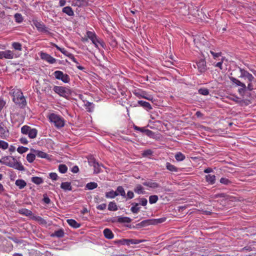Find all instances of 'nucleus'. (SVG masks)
<instances>
[{
    "label": "nucleus",
    "instance_id": "1",
    "mask_svg": "<svg viewBox=\"0 0 256 256\" xmlns=\"http://www.w3.org/2000/svg\"><path fill=\"white\" fill-rule=\"evenodd\" d=\"M12 100L20 108H24L26 106V98L20 90L14 89L12 90Z\"/></svg>",
    "mask_w": 256,
    "mask_h": 256
},
{
    "label": "nucleus",
    "instance_id": "2",
    "mask_svg": "<svg viewBox=\"0 0 256 256\" xmlns=\"http://www.w3.org/2000/svg\"><path fill=\"white\" fill-rule=\"evenodd\" d=\"M1 162L4 164L18 170H24L22 164L13 156H6L2 158Z\"/></svg>",
    "mask_w": 256,
    "mask_h": 256
},
{
    "label": "nucleus",
    "instance_id": "3",
    "mask_svg": "<svg viewBox=\"0 0 256 256\" xmlns=\"http://www.w3.org/2000/svg\"><path fill=\"white\" fill-rule=\"evenodd\" d=\"M48 118L50 122L58 128H62L64 126L65 122L64 118L55 113L49 114Z\"/></svg>",
    "mask_w": 256,
    "mask_h": 256
},
{
    "label": "nucleus",
    "instance_id": "4",
    "mask_svg": "<svg viewBox=\"0 0 256 256\" xmlns=\"http://www.w3.org/2000/svg\"><path fill=\"white\" fill-rule=\"evenodd\" d=\"M21 132L24 134L28 135L30 138H36L38 134V130L36 128L26 125L21 128Z\"/></svg>",
    "mask_w": 256,
    "mask_h": 256
},
{
    "label": "nucleus",
    "instance_id": "5",
    "mask_svg": "<svg viewBox=\"0 0 256 256\" xmlns=\"http://www.w3.org/2000/svg\"><path fill=\"white\" fill-rule=\"evenodd\" d=\"M21 54L14 52L10 50L0 51V59H14L18 58Z\"/></svg>",
    "mask_w": 256,
    "mask_h": 256
},
{
    "label": "nucleus",
    "instance_id": "6",
    "mask_svg": "<svg viewBox=\"0 0 256 256\" xmlns=\"http://www.w3.org/2000/svg\"><path fill=\"white\" fill-rule=\"evenodd\" d=\"M32 25L34 26L37 30L40 32L49 34L48 28L40 21L36 19L33 18L32 20Z\"/></svg>",
    "mask_w": 256,
    "mask_h": 256
},
{
    "label": "nucleus",
    "instance_id": "7",
    "mask_svg": "<svg viewBox=\"0 0 256 256\" xmlns=\"http://www.w3.org/2000/svg\"><path fill=\"white\" fill-rule=\"evenodd\" d=\"M55 78L58 80H60L64 82L68 83L70 82V76L67 74H64L60 70H56L54 73Z\"/></svg>",
    "mask_w": 256,
    "mask_h": 256
},
{
    "label": "nucleus",
    "instance_id": "8",
    "mask_svg": "<svg viewBox=\"0 0 256 256\" xmlns=\"http://www.w3.org/2000/svg\"><path fill=\"white\" fill-rule=\"evenodd\" d=\"M89 165L94 167V174H98L100 172V164L94 158H90L88 160Z\"/></svg>",
    "mask_w": 256,
    "mask_h": 256
},
{
    "label": "nucleus",
    "instance_id": "9",
    "mask_svg": "<svg viewBox=\"0 0 256 256\" xmlns=\"http://www.w3.org/2000/svg\"><path fill=\"white\" fill-rule=\"evenodd\" d=\"M134 94L139 98H144L149 100H152V96L148 94L145 92L140 90H135L134 92Z\"/></svg>",
    "mask_w": 256,
    "mask_h": 256
},
{
    "label": "nucleus",
    "instance_id": "10",
    "mask_svg": "<svg viewBox=\"0 0 256 256\" xmlns=\"http://www.w3.org/2000/svg\"><path fill=\"white\" fill-rule=\"evenodd\" d=\"M40 57L42 60L51 64L55 63L56 60V58L46 52H41Z\"/></svg>",
    "mask_w": 256,
    "mask_h": 256
},
{
    "label": "nucleus",
    "instance_id": "11",
    "mask_svg": "<svg viewBox=\"0 0 256 256\" xmlns=\"http://www.w3.org/2000/svg\"><path fill=\"white\" fill-rule=\"evenodd\" d=\"M240 78H247L250 82H252L254 80V76L248 71L241 68H240Z\"/></svg>",
    "mask_w": 256,
    "mask_h": 256
},
{
    "label": "nucleus",
    "instance_id": "12",
    "mask_svg": "<svg viewBox=\"0 0 256 256\" xmlns=\"http://www.w3.org/2000/svg\"><path fill=\"white\" fill-rule=\"evenodd\" d=\"M196 66L198 70L201 73L204 72L207 70L206 61L204 59H201L197 62Z\"/></svg>",
    "mask_w": 256,
    "mask_h": 256
},
{
    "label": "nucleus",
    "instance_id": "13",
    "mask_svg": "<svg viewBox=\"0 0 256 256\" xmlns=\"http://www.w3.org/2000/svg\"><path fill=\"white\" fill-rule=\"evenodd\" d=\"M54 90L60 96L63 97H66L68 95L66 88L62 86H55L54 88Z\"/></svg>",
    "mask_w": 256,
    "mask_h": 256
},
{
    "label": "nucleus",
    "instance_id": "14",
    "mask_svg": "<svg viewBox=\"0 0 256 256\" xmlns=\"http://www.w3.org/2000/svg\"><path fill=\"white\" fill-rule=\"evenodd\" d=\"M144 241V240H138L134 239H124L122 242V244L130 246V244H139Z\"/></svg>",
    "mask_w": 256,
    "mask_h": 256
},
{
    "label": "nucleus",
    "instance_id": "15",
    "mask_svg": "<svg viewBox=\"0 0 256 256\" xmlns=\"http://www.w3.org/2000/svg\"><path fill=\"white\" fill-rule=\"evenodd\" d=\"M142 184L151 188H156L160 187V184L152 180L144 182L142 183Z\"/></svg>",
    "mask_w": 256,
    "mask_h": 256
},
{
    "label": "nucleus",
    "instance_id": "16",
    "mask_svg": "<svg viewBox=\"0 0 256 256\" xmlns=\"http://www.w3.org/2000/svg\"><path fill=\"white\" fill-rule=\"evenodd\" d=\"M9 135L8 130L2 123L0 124V136L2 138H6Z\"/></svg>",
    "mask_w": 256,
    "mask_h": 256
},
{
    "label": "nucleus",
    "instance_id": "17",
    "mask_svg": "<svg viewBox=\"0 0 256 256\" xmlns=\"http://www.w3.org/2000/svg\"><path fill=\"white\" fill-rule=\"evenodd\" d=\"M72 6H84L88 4V2L86 0H72Z\"/></svg>",
    "mask_w": 256,
    "mask_h": 256
},
{
    "label": "nucleus",
    "instance_id": "18",
    "mask_svg": "<svg viewBox=\"0 0 256 256\" xmlns=\"http://www.w3.org/2000/svg\"><path fill=\"white\" fill-rule=\"evenodd\" d=\"M31 150L32 151L38 158H48V155L44 152L34 149H32Z\"/></svg>",
    "mask_w": 256,
    "mask_h": 256
},
{
    "label": "nucleus",
    "instance_id": "19",
    "mask_svg": "<svg viewBox=\"0 0 256 256\" xmlns=\"http://www.w3.org/2000/svg\"><path fill=\"white\" fill-rule=\"evenodd\" d=\"M104 236L106 238L110 240L114 238V234L112 231L109 228H105L103 232Z\"/></svg>",
    "mask_w": 256,
    "mask_h": 256
},
{
    "label": "nucleus",
    "instance_id": "20",
    "mask_svg": "<svg viewBox=\"0 0 256 256\" xmlns=\"http://www.w3.org/2000/svg\"><path fill=\"white\" fill-rule=\"evenodd\" d=\"M138 104L140 106L146 108L147 110L152 108L151 105L149 102L143 100H138Z\"/></svg>",
    "mask_w": 256,
    "mask_h": 256
},
{
    "label": "nucleus",
    "instance_id": "21",
    "mask_svg": "<svg viewBox=\"0 0 256 256\" xmlns=\"http://www.w3.org/2000/svg\"><path fill=\"white\" fill-rule=\"evenodd\" d=\"M60 188L64 190H72V186L70 182H64L61 184Z\"/></svg>",
    "mask_w": 256,
    "mask_h": 256
},
{
    "label": "nucleus",
    "instance_id": "22",
    "mask_svg": "<svg viewBox=\"0 0 256 256\" xmlns=\"http://www.w3.org/2000/svg\"><path fill=\"white\" fill-rule=\"evenodd\" d=\"M15 184L20 189H22L26 185V182L22 179L17 180L15 182Z\"/></svg>",
    "mask_w": 256,
    "mask_h": 256
},
{
    "label": "nucleus",
    "instance_id": "23",
    "mask_svg": "<svg viewBox=\"0 0 256 256\" xmlns=\"http://www.w3.org/2000/svg\"><path fill=\"white\" fill-rule=\"evenodd\" d=\"M84 106L88 112H91L94 110V104L92 102H87L85 103Z\"/></svg>",
    "mask_w": 256,
    "mask_h": 256
},
{
    "label": "nucleus",
    "instance_id": "24",
    "mask_svg": "<svg viewBox=\"0 0 256 256\" xmlns=\"http://www.w3.org/2000/svg\"><path fill=\"white\" fill-rule=\"evenodd\" d=\"M206 181L210 184H213L216 182V176L214 175L208 174L206 176Z\"/></svg>",
    "mask_w": 256,
    "mask_h": 256
},
{
    "label": "nucleus",
    "instance_id": "25",
    "mask_svg": "<svg viewBox=\"0 0 256 256\" xmlns=\"http://www.w3.org/2000/svg\"><path fill=\"white\" fill-rule=\"evenodd\" d=\"M66 221L68 224L74 228H78L80 226V224L73 219H68Z\"/></svg>",
    "mask_w": 256,
    "mask_h": 256
},
{
    "label": "nucleus",
    "instance_id": "26",
    "mask_svg": "<svg viewBox=\"0 0 256 256\" xmlns=\"http://www.w3.org/2000/svg\"><path fill=\"white\" fill-rule=\"evenodd\" d=\"M92 42L94 44V46L97 48H100L99 46H100L103 48H104L106 46L104 42L102 40H99L98 38H96L94 41Z\"/></svg>",
    "mask_w": 256,
    "mask_h": 256
},
{
    "label": "nucleus",
    "instance_id": "27",
    "mask_svg": "<svg viewBox=\"0 0 256 256\" xmlns=\"http://www.w3.org/2000/svg\"><path fill=\"white\" fill-rule=\"evenodd\" d=\"M134 192L140 194H144L146 192L144 190L143 187L140 184H137L134 188Z\"/></svg>",
    "mask_w": 256,
    "mask_h": 256
},
{
    "label": "nucleus",
    "instance_id": "28",
    "mask_svg": "<svg viewBox=\"0 0 256 256\" xmlns=\"http://www.w3.org/2000/svg\"><path fill=\"white\" fill-rule=\"evenodd\" d=\"M132 219L126 216H119L118 218V222L120 223H130Z\"/></svg>",
    "mask_w": 256,
    "mask_h": 256
},
{
    "label": "nucleus",
    "instance_id": "29",
    "mask_svg": "<svg viewBox=\"0 0 256 256\" xmlns=\"http://www.w3.org/2000/svg\"><path fill=\"white\" fill-rule=\"evenodd\" d=\"M62 12L68 14V16H72L74 15V12L70 6H66L64 8Z\"/></svg>",
    "mask_w": 256,
    "mask_h": 256
},
{
    "label": "nucleus",
    "instance_id": "30",
    "mask_svg": "<svg viewBox=\"0 0 256 256\" xmlns=\"http://www.w3.org/2000/svg\"><path fill=\"white\" fill-rule=\"evenodd\" d=\"M19 213L27 216H32V212L26 208H22L20 210Z\"/></svg>",
    "mask_w": 256,
    "mask_h": 256
},
{
    "label": "nucleus",
    "instance_id": "31",
    "mask_svg": "<svg viewBox=\"0 0 256 256\" xmlns=\"http://www.w3.org/2000/svg\"><path fill=\"white\" fill-rule=\"evenodd\" d=\"M231 82L236 84L238 86H240V87L244 88L245 84L244 83L242 82L240 80L236 79L235 78L231 77L230 78Z\"/></svg>",
    "mask_w": 256,
    "mask_h": 256
},
{
    "label": "nucleus",
    "instance_id": "32",
    "mask_svg": "<svg viewBox=\"0 0 256 256\" xmlns=\"http://www.w3.org/2000/svg\"><path fill=\"white\" fill-rule=\"evenodd\" d=\"M116 192L117 194V196L120 195L121 196L124 198L126 196L124 190L122 186H118L117 188Z\"/></svg>",
    "mask_w": 256,
    "mask_h": 256
},
{
    "label": "nucleus",
    "instance_id": "33",
    "mask_svg": "<svg viewBox=\"0 0 256 256\" xmlns=\"http://www.w3.org/2000/svg\"><path fill=\"white\" fill-rule=\"evenodd\" d=\"M166 168L167 170L170 172H178V168L176 167L174 165L171 164L170 162L166 163Z\"/></svg>",
    "mask_w": 256,
    "mask_h": 256
},
{
    "label": "nucleus",
    "instance_id": "34",
    "mask_svg": "<svg viewBox=\"0 0 256 256\" xmlns=\"http://www.w3.org/2000/svg\"><path fill=\"white\" fill-rule=\"evenodd\" d=\"M54 46L56 48V49L58 50H60L62 53L64 54L66 56H68V58L72 54L68 52L65 48H61L60 46H58V45L54 44Z\"/></svg>",
    "mask_w": 256,
    "mask_h": 256
},
{
    "label": "nucleus",
    "instance_id": "35",
    "mask_svg": "<svg viewBox=\"0 0 256 256\" xmlns=\"http://www.w3.org/2000/svg\"><path fill=\"white\" fill-rule=\"evenodd\" d=\"M97 187L98 184L95 182H88L86 186V188L88 190H92Z\"/></svg>",
    "mask_w": 256,
    "mask_h": 256
},
{
    "label": "nucleus",
    "instance_id": "36",
    "mask_svg": "<svg viewBox=\"0 0 256 256\" xmlns=\"http://www.w3.org/2000/svg\"><path fill=\"white\" fill-rule=\"evenodd\" d=\"M174 157L176 160L178 162L182 161L186 158L185 156L180 152H178L176 153Z\"/></svg>",
    "mask_w": 256,
    "mask_h": 256
},
{
    "label": "nucleus",
    "instance_id": "37",
    "mask_svg": "<svg viewBox=\"0 0 256 256\" xmlns=\"http://www.w3.org/2000/svg\"><path fill=\"white\" fill-rule=\"evenodd\" d=\"M108 210L110 211H116L118 210V206L116 203L114 202H111L108 205Z\"/></svg>",
    "mask_w": 256,
    "mask_h": 256
},
{
    "label": "nucleus",
    "instance_id": "38",
    "mask_svg": "<svg viewBox=\"0 0 256 256\" xmlns=\"http://www.w3.org/2000/svg\"><path fill=\"white\" fill-rule=\"evenodd\" d=\"M117 196L116 191L112 190L106 193V197L108 198H114Z\"/></svg>",
    "mask_w": 256,
    "mask_h": 256
},
{
    "label": "nucleus",
    "instance_id": "39",
    "mask_svg": "<svg viewBox=\"0 0 256 256\" xmlns=\"http://www.w3.org/2000/svg\"><path fill=\"white\" fill-rule=\"evenodd\" d=\"M52 236L58 238H62L64 236V232L62 229L59 230L54 232L52 234Z\"/></svg>",
    "mask_w": 256,
    "mask_h": 256
},
{
    "label": "nucleus",
    "instance_id": "40",
    "mask_svg": "<svg viewBox=\"0 0 256 256\" xmlns=\"http://www.w3.org/2000/svg\"><path fill=\"white\" fill-rule=\"evenodd\" d=\"M32 182L36 184H40L44 182V180L40 177L34 176L32 178Z\"/></svg>",
    "mask_w": 256,
    "mask_h": 256
},
{
    "label": "nucleus",
    "instance_id": "41",
    "mask_svg": "<svg viewBox=\"0 0 256 256\" xmlns=\"http://www.w3.org/2000/svg\"><path fill=\"white\" fill-rule=\"evenodd\" d=\"M138 203L132 204L133 206L131 208L130 210L134 214H138L139 212L140 208L138 206Z\"/></svg>",
    "mask_w": 256,
    "mask_h": 256
},
{
    "label": "nucleus",
    "instance_id": "42",
    "mask_svg": "<svg viewBox=\"0 0 256 256\" xmlns=\"http://www.w3.org/2000/svg\"><path fill=\"white\" fill-rule=\"evenodd\" d=\"M68 167L66 164H60L58 166V171L62 174H65L67 172Z\"/></svg>",
    "mask_w": 256,
    "mask_h": 256
},
{
    "label": "nucleus",
    "instance_id": "43",
    "mask_svg": "<svg viewBox=\"0 0 256 256\" xmlns=\"http://www.w3.org/2000/svg\"><path fill=\"white\" fill-rule=\"evenodd\" d=\"M68 58L76 64V67L78 68L80 70H84V68L82 67V66L78 65L79 64L78 62L74 58V55L72 54Z\"/></svg>",
    "mask_w": 256,
    "mask_h": 256
},
{
    "label": "nucleus",
    "instance_id": "44",
    "mask_svg": "<svg viewBox=\"0 0 256 256\" xmlns=\"http://www.w3.org/2000/svg\"><path fill=\"white\" fill-rule=\"evenodd\" d=\"M68 58L76 64V67L78 68L80 70H84V68L82 67V66L78 65L79 64L78 62L74 58V55L72 54Z\"/></svg>",
    "mask_w": 256,
    "mask_h": 256
},
{
    "label": "nucleus",
    "instance_id": "45",
    "mask_svg": "<svg viewBox=\"0 0 256 256\" xmlns=\"http://www.w3.org/2000/svg\"><path fill=\"white\" fill-rule=\"evenodd\" d=\"M36 154H28L26 156V160L30 162H32L35 158H36Z\"/></svg>",
    "mask_w": 256,
    "mask_h": 256
},
{
    "label": "nucleus",
    "instance_id": "46",
    "mask_svg": "<svg viewBox=\"0 0 256 256\" xmlns=\"http://www.w3.org/2000/svg\"><path fill=\"white\" fill-rule=\"evenodd\" d=\"M88 37L92 40V42L94 41L97 38L96 34L92 32H88L86 33Z\"/></svg>",
    "mask_w": 256,
    "mask_h": 256
},
{
    "label": "nucleus",
    "instance_id": "47",
    "mask_svg": "<svg viewBox=\"0 0 256 256\" xmlns=\"http://www.w3.org/2000/svg\"><path fill=\"white\" fill-rule=\"evenodd\" d=\"M12 48L16 50L19 51H21L22 50V44L18 42H14L12 44Z\"/></svg>",
    "mask_w": 256,
    "mask_h": 256
},
{
    "label": "nucleus",
    "instance_id": "48",
    "mask_svg": "<svg viewBox=\"0 0 256 256\" xmlns=\"http://www.w3.org/2000/svg\"><path fill=\"white\" fill-rule=\"evenodd\" d=\"M14 17L16 22L20 23L23 20V18L22 14L19 13H16L14 14Z\"/></svg>",
    "mask_w": 256,
    "mask_h": 256
},
{
    "label": "nucleus",
    "instance_id": "49",
    "mask_svg": "<svg viewBox=\"0 0 256 256\" xmlns=\"http://www.w3.org/2000/svg\"><path fill=\"white\" fill-rule=\"evenodd\" d=\"M158 200V196L156 195L150 196L149 197V202L150 204H154Z\"/></svg>",
    "mask_w": 256,
    "mask_h": 256
},
{
    "label": "nucleus",
    "instance_id": "50",
    "mask_svg": "<svg viewBox=\"0 0 256 256\" xmlns=\"http://www.w3.org/2000/svg\"><path fill=\"white\" fill-rule=\"evenodd\" d=\"M28 150V148L24 147L22 146H19L17 148L18 152L20 154L26 152Z\"/></svg>",
    "mask_w": 256,
    "mask_h": 256
},
{
    "label": "nucleus",
    "instance_id": "51",
    "mask_svg": "<svg viewBox=\"0 0 256 256\" xmlns=\"http://www.w3.org/2000/svg\"><path fill=\"white\" fill-rule=\"evenodd\" d=\"M198 93L204 96H208L209 94V91L207 88H200L198 90Z\"/></svg>",
    "mask_w": 256,
    "mask_h": 256
},
{
    "label": "nucleus",
    "instance_id": "52",
    "mask_svg": "<svg viewBox=\"0 0 256 256\" xmlns=\"http://www.w3.org/2000/svg\"><path fill=\"white\" fill-rule=\"evenodd\" d=\"M8 142L3 140H0V148L3 150H6L8 148Z\"/></svg>",
    "mask_w": 256,
    "mask_h": 256
},
{
    "label": "nucleus",
    "instance_id": "53",
    "mask_svg": "<svg viewBox=\"0 0 256 256\" xmlns=\"http://www.w3.org/2000/svg\"><path fill=\"white\" fill-rule=\"evenodd\" d=\"M220 182L225 185H228L231 183L230 181L225 178H222L220 180Z\"/></svg>",
    "mask_w": 256,
    "mask_h": 256
},
{
    "label": "nucleus",
    "instance_id": "54",
    "mask_svg": "<svg viewBox=\"0 0 256 256\" xmlns=\"http://www.w3.org/2000/svg\"><path fill=\"white\" fill-rule=\"evenodd\" d=\"M144 133L150 138H154V133L150 130L147 129L146 130H144Z\"/></svg>",
    "mask_w": 256,
    "mask_h": 256
},
{
    "label": "nucleus",
    "instance_id": "55",
    "mask_svg": "<svg viewBox=\"0 0 256 256\" xmlns=\"http://www.w3.org/2000/svg\"><path fill=\"white\" fill-rule=\"evenodd\" d=\"M139 204H140L144 206H146L148 204V200L146 198H140L139 199Z\"/></svg>",
    "mask_w": 256,
    "mask_h": 256
},
{
    "label": "nucleus",
    "instance_id": "56",
    "mask_svg": "<svg viewBox=\"0 0 256 256\" xmlns=\"http://www.w3.org/2000/svg\"><path fill=\"white\" fill-rule=\"evenodd\" d=\"M49 176L53 180H56L58 179V176L56 172H50L49 174Z\"/></svg>",
    "mask_w": 256,
    "mask_h": 256
},
{
    "label": "nucleus",
    "instance_id": "57",
    "mask_svg": "<svg viewBox=\"0 0 256 256\" xmlns=\"http://www.w3.org/2000/svg\"><path fill=\"white\" fill-rule=\"evenodd\" d=\"M210 54L213 56V58L214 59H216L217 58H218L219 56H221V52H214L213 51L210 50Z\"/></svg>",
    "mask_w": 256,
    "mask_h": 256
},
{
    "label": "nucleus",
    "instance_id": "58",
    "mask_svg": "<svg viewBox=\"0 0 256 256\" xmlns=\"http://www.w3.org/2000/svg\"><path fill=\"white\" fill-rule=\"evenodd\" d=\"M134 128L136 130H138L142 132H144V130H147V129H146L144 128L138 127L136 126H134Z\"/></svg>",
    "mask_w": 256,
    "mask_h": 256
},
{
    "label": "nucleus",
    "instance_id": "59",
    "mask_svg": "<svg viewBox=\"0 0 256 256\" xmlns=\"http://www.w3.org/2000/svg\"><path fill=\"white\" fill-rule=\"evenodd\" d=\"M106 208V204H102L96 206V208L99 210H104Z\"/></svg>",
    "mask_w": 256,
    "mask_h": 256
},
{
    "label": "nucleus",
    "instance_id": "60",
    "mask_svg": "<svg viewBox=\"0 0 256 256\" xmlns=\"http://www.w3.org/2000/svg\"><path fill=\"white\" fill-rule=\"evenodd\" d=\"M20 141L21 142V144H26L28 143V140H27L26 138L25 137H22L20 139Z\"/></svg>",
    "mask_w": 256,
    "mask_h": 256
},
{
    "label": "nucleus",
    "instance_id": "61",
    "mask_svg": "<svg viewBox=\"0 0 256 256\" xmlns=\"http://www.w3.org/2000/svg\"><path fill=\"white\" fill-rule=\"evenodd\" d=\"M224 58H222L220 60V62L216 63L215 65H214V66L216 67H218V68H220V69H222V63H223V61H224Z\"/></svg>",
    "mask_w": 256,
    "mask_h": 256
},
{
    "label": "nucleus",
    "instance_id": "62",
    "mask_svg": "<svg viewBox=\"0 0 256 256\" xmlns=\"http://www.w3.org/2000/svg\"><path fill=\"white\" fill-rule=\"evenodd\" d=\"M126 196L128 198L132 199L134 197V194L132 191L130 190L128 192Z\"/></svg>",
    "mask_w": 256,
    "mask_h": 256
},
{
    "label": "nucleus",
    "instance_id": "63",
    "mask_svg": "<svg viewBox=\"0 0 256 256\" xmlns=\"http://www.w3.org/2000/svg\"><path fill=\"white\" fill-rule=\"evenodd\" d=\"M152 151L150 150H148L144 152L143 156H148L152 154Z\"/></svg>",
    "mask_w": 256,
    "mask_h": 256
},
{
    "label": "nucleus",
    "instance_id": "64",
    "mask_svg": "<svg viewBox=\"0 0 256 256\" xmlns=\"http://www.w3.org/2000/svg\"><path fill=\"white\" fill-rule=\"evenodd\" d=\"M71 170L73 173H77L79 171V168L78 166H75L72 168Z\"/></svg>",
    "mask_w": 256,
    "mask_h": 256
}]
</instances>
